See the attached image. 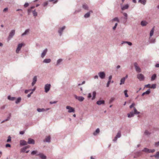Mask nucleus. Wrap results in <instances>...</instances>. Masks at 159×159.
<instances>
[{
    "label": "nucleus",
    "instance_id": "1",
    "mask_svg": "<svg viewBox=\"0 0 159 159\" xmlns=\"http://www.w3.org/2000/svg\"><path fill=\"white\" fill-rule=\"evenodd\" d=\"M66 109L68 110V112H75L74 108L70 107V106H67L66 107Z\"/></svg>",
    "mask_w": 159,
    "mask_h": 159
},
{
    "label": "nucleus",
    "instance_id": "2",
    "mask_svg": "<svg viewBox=\"0 0 159 159\" xmlns=\"http://www.w3.org/2000/svg\"><path fill=\"white\" fill-rule=\"evenodd\" d=\"M134 66L135 67L136 70L138 72L141 71V70L140 68L138 66L137 63L135 62L134 63Z\"/></svg>",
    "mask_w": 159,
    "mask_h": 159
},
{
    "label": "nucleus",
    "instance_id": "3",
    "mask_svg": "<svg viewBox=\"0 0 159 159\" xmlns=\"http://www.w3.org/2000/svg\"><path fill=\"white\" fill-rule=\"evenodd\" d=\"M137 77L140 81L144 80V78L143 75L141 74H138Z\"/></svg>",
    "mask_w": 159,
    "mask_h": 159
},
{
    "label": "nucleus",
    "instance_id": "4",
    "mask_svg": "<svg viewBox=\"0 0 159 159\" xmlns=\"http://www.w3.org/2000/svg\"><path fill=\"white\" fill-rule=\"evenodd\" d=\"M23 45V44L22 43L19 44L18 45L17 48L16 50V53H18L19 52L20 50V49Z\"/></svg>",
    "mask_w": 159,
    "mask_h": 159
},
{
    "label": "nucleus",
    "instance_id": "5",
    "mask_svg": "<svg viewBox=\"0 0 159 159\" xmlns=\"http://www.w3.org/2000/svg\"><path fill=\"white\" fill-rule=\"evenodd\" d=\"M98 75L101 79H103L105 77V74L104 72H100L98 73Z\"/></svg>",
    "mask_w": 159,
    "mask_h": 159
},
{
    "label": "nucleus",
    "instance_id": "6",
    "mask_svg": "<svg viewBox=\"0 0 159 159\" xmlns=\"http://www.w3.org/2000/svg\"><path fill=\"white\" fill-rule=\"evenodd\" d=\"M51 85L50 84H47L45 86V92L47 93L50 90Z\"/></svg>",
    "mask_w": 159,
    "mask_h": 159
},
{
    "label": "nucleus",
    "instance_id": "7",
    "mask_svg": "<svg viewBox=\"0 0 159 159\" xmlns=\"http://www.w3.org/2000/svg\"><path fill=\"white\" fill-rule=\"evenodd\" d=\"M75 98L78 99L79 101L80 102H82L83 101V100L84 99V98L83 97L81 96H77L76 95H75Z\"/></svg>",
    "mask_w": 159,
    "mask_h": 159
},
{
    "label": "nucleus",
    "instance_id": "8",
    "mask_svg": "<svg viewBox=\"0 0 159 159\" xmlns=\"http://www.w3.org/2000/svg\"><path fill=\"white\" fill-rule=\"evenodd\" d=\"M35 143V141L34 139H32L31 138H29L28 139V141L27 143L29 144H34Z\"/></svg>",
    "mask_w": 159,
    "mask_h": 159
},
{
    "label": "nucleus",
    "instance_id": "9",
    "mask_svg": "<svg viewBox=\"0 0 159 159\" xmlns=\"http://www.w3.org/2000/svg\"><path fill=\"white\" fill-rule=\"evenodd\" d=\"M15 33V30H12L11 32H10L9 36L8 37V39H10L14 35Z\"/></svg>",
    "mask_w": 159,
    "mask_h": 159
},
{
    "label": "nucleus",
    "instance_id": "10",
    "mask_svg": "<svg viewBox=\"0 0 159 159\" xmlns=\"http://www.w3.org/2000/svg\"><path fill=\"white\" fill-rule=\"evenodd\" d=\"M27 142L24 140H21L20 141V144L21 146H24L27 145Z\"/></svg>",
    "mask_w": 159,
    "mask_h": 159
},
{
    "label": "nucleus",
    "instance_id": "11",
    "mask_svg": "<svg viewBox=\"0 0 159 159\" xmlns=\"http://www.w3.org/2000/svg\"><path fill=\"white\" fill-rule=\"evenodd\" d=\"M37 155L39 156L42 159H46V156L44 155L43 153H39V154Z\"/></svg>",
    "mask_w": 159,
    "mask_h": 159
},
{
    "label": "nucleus",
    "instance_id": "12",
    "mask_svg": "<svg viewBox=\"0 0 159 159\" xmlns=\"http://www.w3.org/2000/svg\"><path fill=\"white\" fill-rule=\"evenodd\" d=\"M37 78L36 76H34L33 79V81L32 83V86H33L34 85V84H35L36 82L37 81Z\"/></svg>",
    "mask_w": 159,
    "mask_h": 159
},
{
    "label": "nucleus",
    "instance_id": "13",
    "mask_svg": "<svg viewBox=\"0 0 159 159\" xmlns=\"http://www.w3.org/2000/svg\"><path fill=\"white\" fill-rule=\"evenodd\" d=\"M49 109V108H47L46 109H45L44 108H38L37 109V111L39 112H41L42 111H46L48 110Z\"/></svg>",
    "mask_w": 159,
    "mask_h": 159
},
{
    "label": "nucleus",
    "instance_id": "14",
    "mask_svg": "<svg viewBox=\"0 0 159 159\" xmlns=\"http://www.w3.org/2000/svg\"><path fill=\"white\" fill-rule=\"evenodd\" d=\"M65 27L63 26L61 28H60L58 30V33H59L60 35H61L63 30L65 29Z\"/></svg>",
    "mask_w": 159,
    "mask_h": 159
},
{
    "label": "nucleus",
    "instance_id": "15",
    "mask_svg": "<svg viewBox=\"0 0 159 159\" xmlns=\"http://www.w3.org/2000/svg\"><path fill=\"white\" fill-rule=\"evenodd\" d=\"M105 101L104 100H99L97 102V104L98 105H100L102 104H104Z\"/></svg>",
    "mask_w": 159,
    "mask_h": 159
},
{
    "label": "nucleus",
    "instance_id": "16",
    "mask_svg": "<svg viewBox=\"0 0 159 159\" xmlns=\"http://www.w3.org/2000/svg\"><path fill=\"white\" fill-rule=\"evenodd\" d=\"M93 13V11H90L89 12L86 13L84 16V17L85 18H88L90 16V13Z\"/></svg>",
    "mask_w": 159,
    "mask_h": 159
},
{
    "label": "nucleus",
    "instance_id": "17",
    "mask_svg": "<svg viewBox=\"0 0 159 159\" xmlns=\"http://www.w3.org/2000/svg\"><path fill=\"white\" fill-rule=\"evenodd\" d=\"M47 52V49H46L43 51V53H42V54H41L42 57L43 58L44 57V56L45 55Z\"/></svg>",
    "mask_w": 159,
    "mask_h": 159
},
{
    "label": "nucleus",
    "instance_id": "18",
    "mask_svg": "<svg viewBox=\"0 0 159 159\" xmlns=\"http://www.w3.org/2000/svg\"><path fill=\"white\" fill-rule=\"evenodd\" d=\"M99 129L98 128L96 129V131L93 133V134L94 135H96L97 134L99 133Z\"/></svg>",
    "mask_w": 159,
    "mask_h": 159
},
{
    "label": "nucleus",
    "instance_id": "19",
    "mask_svg": "<svg viewBox=\"0 0 159 159\" xmlns=\"http://www.w3.org/2000/svg\"><path fill=\"white\" fill-rule=\"evenodd\" d=\"M154 28L155 27H153L150 32V37H152L153 34L154 32Z\"/></svg>",
    "mask_w": 159,
    "mask_h": 159
},
{
    "label": "nucleus",
    "instance_id": "20",
    "mask_svg": "<svg viewBox=\"0 0 159 159\" xmlns=\"http://www.w3.org/2000/svg\"><path fill=\"white\" fill-rule=\"evenodd\" d=\"M125 78H123L120 80V85L123 84L125 83Z\"/></svg>",
    "mask_w": 159,
    "mask_h": 159
},
{
    "label": "nucleus",
    "instance_id": "21",
    "mask_svg": "<svg viewBox=\"0 0 159 159\" xmlns=\"http://www.w3.org/2000/svg\"><path fill=\"white\" fill-rule=\"evenodd\" d=\"M134 116V113L133 111L130 112L128 114V117H131L133 116Z\"/></svg>",
    "mask_w": 159,
    "mask_h": 159
},
{
    "label": "nucleus",
    "instance_id": "22",
    "mask_svg": "<svg viewBox=\"0 0 159 159\" xmlns=\"http://www.w3.org/2000/svg\"><path fill=\"white\" fill-rule=\"evenodd\" d=\"M141 25L143 26H146L148 24L147 22L145 21H142L141 22Z\"/></svg>",
    "mask_w": 159,
    "mask_h": 159
},
{
    "label": "nucleus",
    "instance_id": "23",
    "mask_svg": "<svg viewBox=\"0 0 159 159\" xmlns=\"http://www.w3.org/2000/svg\"><path fill=\"white\" fill-rule=\"evenodd\" d=\"M51 61V60L49 59H46L43 60V62L44 63H48L50 62Z\"/></svg>",
    "mask_w": 159,
    "mask_h": 159
},
{
    "label": "nucleus",
    "instance_id": "24",
    "mask_svg": "<svg viewBox=\"0 0 159 159\" xmlns=\"http://www.w3.org/2000/svg\"><path fill=\"white\" fill-rule=\"evenodd\" d=\"M134 113L135 114H138L139 113V112L138 111L135 107L134 108Z\"/></svg>",
    "mask_w": 159,
    "mask_h": 159
},
{
    "label": "nucleus",
    "instance_id": "25",
    "mask_svg": "<svg viewBox=\"0 0 159 159\" xmlns=\"http://www.w3.org/2000/svg\"><path fill=\"white\" fill-rule=\"evenodd\" d=\"M150 93V91L149 89H148L146 92H144L142 94V96H143L145 94H148Z\"/></svg>",
    "mask_w": 159,
    "mask_h": 159
},
{
    "label": "nucleus",
    "instance_id": "26",
    "mask_svg": "<svg viewBox=\"0 0 159 159\" xmlns=\"http://www.w3.org/2000/svg\"><path fill=\"white\" fill-rule=\"evenodd\" d=\"M129 7V5L128 4L125 5L121 9L122 10H123L125 9H127Z\"/></svg>",
    "mask_w": 159,
    "mask_h": 159
},
{
    "label": "nucleus",
    "instance_id": "27",
    "mask_svg": "<svg viewBox=\"0 0 159 159\" xmlns=\"http://www.w3.org/2000/svg\"><path fill=\"white\" fill-rule=\"evenodd\" d=\"M139 2L143 5H145L146 2V0H139Z\"/></svg>",
    "mask_w": 159,
    "mask_h": 159
},
{
    "label": "nucleus",
    "instance_id": "28",
    "mask_svg": "<svg viewBox=\"0 0 159 159\" xmlns=\"http://www.w3.org/2000/svg\"><path fill=\"white\" fill-rule=\"evenodd\" d=\"M29 29H27V30H26L25 31V32L22 34L21 35L22 36H23L24 35H26V34H27V33H29Z\"/></svg>",
    "mask_w": 159,
    "mask_h": 159
},
{
    "label": "nucleus",
    "instance_id": "29",
    "mask_svg": "<svg viewBox=\"0 0 159 159\" xmlns=\"http://www.w3.org/2000/svg\"><path fill=\"white\" fill-rule=\"evenodd\" d=\"M50 137L49 136L47 137L44 141L46 142H50Z\"/></svg>",
    "mask_w": 159,
    "mask_h": 159
},
{
    "label": "nucleus",
    "instance_id": "30",
    "mask_svg": "<svg viewBox=\"0 0 159 159\" xmlns=\"http://www.w3.org/2000/svg\"><path fill=\"white\" fill-rule=\"evenodd\" d=\"M156 77V75L155 74H154L152 76L151 80L152 81L154 80L155 79Z\"/></svg>",
    "mask_w": 159,
    "mask_h": 159
},
{
    "label": "nucleus",
    "instance_id": "31",
    "mask_svg": "<svg viewBox=\"0 0 159 159\" xmlns=\"http://www.w3.org/2000/svg\"><path fill=\"white\" fill-rule=\"evenodd\" d=\"M96 94V93L95 91H94L93 92V97L92 98V100H93L95 98Z\"/></svg>",
    "mask_w": 159,
    "mask_h": 159
},
{
    "label": "nucleus",
    "instance_id": "32",
    "mask_svg": "<svg viewBox=\"0 0 159 159\" xmlns=\"http://www.w3.org/2000/svg\"><path fill=\"white\" fill-rule=\"evenodd\" d=\"M83 7L85 10H88V6L86 4L83 5Z\"/></svg>",
    "mask_w": 159,
    "mask_h": 159
},
{
    "label": "nucleus",
    "instance_id": "33",
    "mask_svg": "<svg viewBox=\"0 0 159 159\" xmlns=\"http://www.w3.org/2000/svg\"><path fill=\"white\" fill-rule=\"evenodd\" d=\"M143 151L146 152H149V149L147 148H144Z\"/></svg>",
    "mask_w": 159,
    "mask_h": 159
},
{
    "label": "nucleus",
    "instance_id": "34",
    "mask_svg": "<svg viewBox=\"0 0 159 159\" xmlns=\"http://www.w3.org/2000/svg\"><path fill=\"white\" fill-rule=\"evenodd\" d=\"M154 156L156 158H159V152H157L156 154L154 155Z\"/></svg>",
    "mask_w": 159,
    "mask_h": 159
},
{
    "label": "nucleus",
    "instance_id": "35",
    "mask_svg": "<svg viewBox=\"0 0 159 159\" xmlns=\"http://www.w3.org/2000/svg\"><path fill=\"white\" fill-rule=\"evenodd\" d=\"M121 132L120 131H119L118 133H117V134L116 135V136L117 138H119L121 136Z\"/></svg>",
    "mask_w": 159,
    "mask_h": 159
},
{
    "label": "nucleus",
    "instance_id": "36",
    "mask_svg": "<svg viewBox=\"0 0 159 159\" xmlns=\"http://www.w3.org/2000/svg\"><path fill=\"white\" fill-rule=\"evenodd\" d=\"M33 14L34 16H36L37 15V12L35 11V10L32 11Z\"/></svg>",
    "mask_w": 159,
    "mask_h": 159
},
{
    "label": "nucleus",
    "instance_id": "37",
    "mask_svg": "<svg viewBox=\"0 0 159 159\" xmlns=\"http://www.w3.org/2000/svg\"><path fill=\"white\" fill-rule=\"evenodd\" d=\"M35 7H31L30 9H28V11L29 13H30L32 11L31 10L34 9Z\"/></svg>",
    "mask_w": 159,
    "mask_h": 159
},
{
    "label": "nucleus",
    "instance_id": "38",
    "mask_svg": "<svg viewBox=\"0 0 159 159\" xmlns=\"http://www.w3.org/2000/svg\"><path fill=\"white\" fill-rule=\"evenodd\" d=\"M114 21H117L118 22H119V20L117 17H116L113 19L112 20V21L113 22Z\"/></svg>",
    "mask_w": 159,
    "mask_h": 159
},
{
    "label": "nucleus",
    "instance_id": "39",
    "mask_svg": "<svg viewBox=\"0 0 159 159\" xmlns=\"http://www.w3.org/2000/svg\"><path fill=\"white\" fill-rule=\"evenodd\" d=\"M123 43H127L130 46H131L132 45V43L131 42H124L123 43H122L123 44Z\"/></svg>",
    "mask_w": 159,
    "mask_h": 159
},
{
    "label": "nucleus",
    "instance_id": "40",
    "mask_svg": "<svg viewBox=\"0 0 159 159\" xmlns=\"http://www.w3.org/2000/svg\"><path fill=\"white\" fill-rule=\"evenodd\" d=\"M127 91H128L127 90H125L124 91L125 96L126 97H128L129 96L128 94L127 93Z\"/></svg>",
    "mask_w": 159,
    "mask_h": 159
},
{
    "label": "nucleus",
    "instance_id": "41",
    "mask_svg": "<svg viewBox=\"0 0 159 159\" xmlns=\"http://www.w3.org/2000/svg\"><path fill=\"white\" fill-rule=\"evenodd\" d=\"M115 100V98L113 97H112L111 98L110 101H109V103H111L112 102H113Z\"/></svg>",
    "mask_w": 159,
    "mask_h": 159
},
{
    "label": "nucleus",
    "instance_id": "42",
    "mask_svg": "<svg viewBox=\"0 0 159 159\" xmlns=\"http://www.w3.org/2000/svg\"><path fill=\"white\" fill-rule=\"evenodd\" d=\"M26 149L24 147L21 149V152H25Z\"/></svg>",
    "mask_w": 159,
    "mask_h": 159
},
{
    "label": "nucleus",
    "instance_id": "43",
    "mask_svg": "<svg viewBox=\"0 0 159 159\" xmlns=\"http://www.w3.org/2000/svg\"><path fill=\"white\" fill-rule=\"evenodd\" d=\"M21 99L20 98H18L16 101V103H18L20 102Z\"/></svg>",
    "mask_w": 159,
    "mask_h": 159
},
{
    "label": "nucleus",
    "instance_id": "44",
    "mask_svg": "<svg viewBox=\"0 0 159 159\" xmlns=\"http://www.w3.org/2000/svg\"><path fill=\"white\" fill-rule=\"evenodd\" d=\"M156 88V84H152V85H151V88L155 89Z\"/></svg>",
    "mask_w": 159,
    "mask_h": 159
},
{
    "label": "nucleus",
    "instance_id": "45",
    "mask_svg": "<svg viewBox=\"0 0 159 159\" xmlns=\"http://www.w3.org/2000/svg\"><path fill=\"white\" fill-rule=\"evenodd\" d=\"M11 137L10 136H9L8 137V139L7 141V142H10L11 140Z\"/></svg>",
    "mask_w": 159,
    "mask_h": 159
},
{
    "label": "nucleus",
    "instance_id": "46",
    "mask_svg": "<svg viewBox=\"0 0 159 159\" xmlns=\"http://www.w3.org/2000/svg\"><path fill=\"white\" fill-rule=\"evenodd\" d=\"M37 152V151H34L32 152L31 154L32 155H34L35 154H36Z\"/></svg>",
    "mask_w": 159,
    "mask_h": 159
},
{
    "label": "nucleus",
    "instance_id": "47",
    "mask_svg": "<svg viewBox=\"0 0 159 159\" xmlns=\"http://www.w3.org/2000/svg\"><path fill=\"white\" fill-rule=\"evenodd\" d=\"M144 134L145 135H148L150 134V133L147 130H146L144 132Z\"/></svg>",
    "mask_w": 159,
    "mask_h": 159
},
{
    "label": "nucleus",
    "instance_id": "48",
    "mask_svg": "<svg viewBox=\"0 0 159 159\" xmlns=\"http://www.w3.org/2000/svg\"><path fill=\"white\" fill-rule=\"evenodd\" d=\"M8 99L9 100H14V98H13V97L11 98L10 96H8Z\"/></svg>",
    "mask_w": 159,
    "mask_h": 159
},
{
    "label": "nucleus",
    "instance_id": "49",
    "mask_svg": "<svg viewBox=\"0 0 159 159\" xmlns=\"http://www.w3.org/2000/svg\"><path fill=\"white\" fill-rule=\"evenodd\" d=\"M62 61L61 59H59L57 61V64H58Z\"/></svg>",
    "mask_w": 159,
    "mask_h": 159
},
{
    "label": "nucleus",
    "instance_id": "50",
    "mask_svg": "<svg viewBox=\"0 0 159 159\" xmlns=\"http://www.w3.org/2000/svg\"><path fill=\"white\" fill-rule=\"evenodd\" d=\"M135 106V104L134 103H133L132 104L129 106V107L130 108H131L132 107H133Z\"/></svg>",
    "mask_w": 159,
    "mask_h": 159
},
{
    "label": "nucleus",
    "instance_id": "51",
    "mask_svg": "<svg viewBox=\"0 0 159 159\" xmlns=\"http://www.w3.org/2000/svg\"><path fill=\"white\" fill-rule=\"evenodd\" d=\"M145 87L146 88H151V85L148 84L145 85Z\"/></svg>",
    "mask_w": 159,
    "mask_h": 159
},
{
    "label": "nucleus",
    "instance_id": "52",
    "mask_svg": "<svg viewBox=\"0 0 159 159\" xmlns=\"http://www.w3.org/2000/svg\"><path fill=\"white\" fill-rule=\"evenodd\" d=\"M123 15L125 17V19H127V14L126 13H123Z\"/></svg>",
    "mask_w": 159,
    "mask_h": 159
},
{
    "label": "nucleus",
    "instance_id": "53",
    "mask_svg": "<svg viewBox=\"0 0 159 159\" xmlns=\"http://www.w3.org/2000/svg\"><path fill=\"white\" fill-rule=\"evenodd\" d=\"M29 6V4L28 3H26L24 5V7H27Z\"/></svg>",
    "mask_w": 159,
    "mask_h": 159
},
{
    "label": "nucleus",
    "instance_id": "54",
    "mask_svg": "<svg viewBox=\"0 0 159 159\" xmlns=\"http://www.w3.org/2000/svg\"><path fill=\"white\" fill-rule=\"evenodd\" d=\"M111 82V81L108 80V81L107 82V87H108L109 86V84H110Z\"/></svg>",
    "mask_w": 159,
    "mask_h": 159
},
{
    "label": "nucleus",
    "instance_id": "55",
    "mask_svg": "<svg viewBox=\"0 0 159 159\" xmlns=\"http://www.w3.org/2000/svg\"><path fill=\"white\" fill-rule=\"evenodd\" d=\"M117 23H116L115 25L114 26V27H113V30H115V29H116V27L117 26Z\"/></svg>",
    "mask_w": 159,
    "mask_h": 159
},
{
    "label": "nucleus",
    "instance_id": "56",
    "mask_svg": "<svg viewBox=\"0 0 159 159\" xmlns=\"http://www.w3.org/2000/svg\"><path fill=\"white\" fill-rule=\"evenodd\" d=\"M11 147V145L10 144H7L6 145V148H7V147Z\"/></svg>",
    "mask_w": 159,
    "mask_h": 159
},
{
    "label": "nucleus",
    "instance_id": "57",
    "mask_svg": "<svg viewBox=\"0 0 159 159\" xmlns=\"http://www.w3.org/2000/svg\"><path fill=\"white\" fill-rule=\"evenodd\" d=\"M155 151V150L154 149H152V150H150L149 151V152H153Z\"/></svg>",
    "mask_w": 159,
    "mask_h": 159
},
{
    "label": "nucleus",
    "instance_id": "58",
    "mask_svg": "<svg viewBox=\"0 0 159 159\" xmlns=\"http://www.w3.org/2000/svg\"><path fill=\"white\" fill-rule=\"evenodd\" d=\"M9 119H10V117H8L7 119L6 120H3L2 121L1 123H2L4 122L5 121H7Z\"/></svg>",
    "mask_w": 159,
    "mask_h": 159
},
{
    "label": "nucleus",
    "instance_id": "59",
    "mask_svg": "<svg viewBox=\"0 0 159 159\" xmlns=\"http://www.w3.org/2000/svg\"><path fill=\"white\" fill-rule=\"evenodd\" d=\"M48 4V2H45L43 3V6H46Z\"/></svg>",
    "mask_w": 159,
    "mask_h": 159
},
{
    "label": "nucleus",
    "instance_id": "60",
    "mask_svg": "<svg viewBox=\"0 0 159 159\" xmlns=\"http://www.w3.org/2000/svg\"><path fill=\"white\" fill-rule=\"evenodd\" d=\"M155 145L157 147L159 145V142L156 143H155Z\"/></svg>",
    "mask_w": 159,
    "mask_h": 159
},
{
    "label": "nucleus",
    "instance_id": "61",
    "mask_svg": "<svg viewBox=\"0 0 159 159\" xmlns=\"http://www.w3.org/2000/svg\"><path fill=\"white\" fill-rule=\"evenodd\" d=\"M57 102V101H54L53 102H50V104H54V103H56Z\"/></svg>",
    "mask_w": 159,
    "mask_h": 159
},
{
    "label": "nucleus",
    "instance_id": "62",
    "mask_svg": "<svg viewBox=\"0 0 159 159\" xmlns=\"http://www.w3.org/2000/svg\"><path fill=\"white\" fill-rule=\"evenodd\" d=\"M112 78V76L111 75H110L109 77V81H111Z\"/></svg>",
    "mask_w": 159,
    "mask_h": 159
},
{
    "label": "nucleus",
    "instance_id": "63",
    "mask_svg": "<svg viewBox=\"0 0 159 159\" xmlns=\"http://www.w3.org/2000/svg\"><path fill=\"white\" fill-rule=\"evenodd\" d=\"M8 10V8H6L4 9L3 10V12H6Z\"/></svg>",
    "mask_w": 159,
    "mask_h": 159
},
{
    "label": "nucleus",
    "instance_id": "64",
    "mask_svg": "<svg viewBox=\"0 0 159 159\" xmlns=\"http://www.w3.org/2000/svg\"><path fill=\"white\" fill-rule=\"evenodd\" d=\"M117 138H118L116 136L115 137L114 139H113V141H116V140H117Z\"/></svg>",
    "mask_w": 159,
    "mask_h": 159
}]
</instances>
